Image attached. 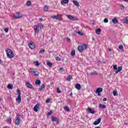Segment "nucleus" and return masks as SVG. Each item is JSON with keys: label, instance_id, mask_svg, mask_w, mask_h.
<instances>
[{"label": "nucleus", "instance_id": "c85d7f7f", "mask_svg": "<svg viewBox=\"0 0 128 128\" xmlns=\"http://www.w3.org/2000/svg\"><path fill=\"white\" fill-rule=\"evenodd\" d=\"M47 65L50 68H52V63L51 62H47Z\"/></svg>", "mask_w": 128, "mask_h": 128}, {"label": "nucleus", "instance_id": "8fccbe9b", "mask_svg": "<svg viewBox=\"0 0 128 128\" xmlns=\"http://www.w3.org/2000/svg\"><path fill=\"white\" fill-rule=\"evenodd\" d=\"M8 121L9 122H12V118H8Z\"/></svg>", "mask_w": 128, "mask_h": 128}, {"label": "nucleus", "instance_id": "ea45409f", "mask_svg": "<svg viewBox=\"0 0 128 128\" xmlns=\"http://www.w3.org/2000/svg\"><path fill=\"white\" fill-rule=\"evenodd\" d=\"M113 68L114 70H118V67L116 66V65H114L113 66Z\"/></svg>", "mask_w": 128, "mask_h": 128}, {"label": "nucleus", "instance_id": "4d7b16f0", "mask_svg": "<svg viewBox=\"0 0 128 128\" xmlns=\"http://www.w3.org/2000/svg\"><path fill=\"white\" fill-rule=\"evenodd\" d=\"M70 96H72V92H71L70 93Z\"/></svg>", "mask_w": 128, "mask_h": 128}, {"label": "nucleus", "instance_id": "f3484780", "mask_svg": "<svg viewBox=\"0 0 128 128\" xmlns=\"http://www.w3.org/2000/svg\"><path fill=\"white\" fill-rule=\"evenodd\" d=\"M72 2L74 6H80V3L76 0H72Z\"/></svg>", "mask_w": 128, "mask_h": 128}, {"label": "nucleus", "instance_id": "69168bd1", "mask_svg": "<svg viewBox=\"0 0 128 128\" xmlns=\"http://www.w3.org/2000/svg\"><path fill=\"white\" fill-rule=\"evenodd\" d=\"M32 128H36V127H32Z\"/></svg>", "mask_w": 128, "mask_h": 128}, {"label": "nucleus", "instance_id": "6e6552de", "mask_svg": "<svg viewBox=\"0 0 128 128\" xmlns=\"http://www.w3.org/2000/svg\"><path fill=\"white\" fill-rule=\"evenodd\" d=\"M52 18H55L56 20H62V17H58V16H52Z\"/></svg>", "mask_w": 128, "mask_h": 128}, {"label": "nucleus", "instance_id": "9d476101", "mask_svg": "<svg viewBox=\"0 0 128 128\" xmlns=\"http://www.w3.org/2000/svg\"><path fill=\"white\" fill-rule=\"evenodd\" d=\"M100 122H102V118H99L96 121L94 122V126H98V124L100 123Z\"/></svg>", "mask_w": 128, "mask_h": 128}, {"label": "nucleus", "instance_id": "7c9ffc66", "mask_svg": "<svg viewBox=\"0 0 128 128\" xmlns=\"http://www.w3.org/2000/svg\"><path fill=\"white\" fill-rule=\"evenodd\" d=\"M123 22H125V24H128V17H126L124 19H123Z\"/></svg>", "mask_w": 128, "mask_h": 128}, {"label": "nucleus", "instance_id": "b1692460", "mask_svg": "<svg viewBox=\"0 0 128 128\" xmlns=\"http://www.w3.org/2000/svg\"><path fill=\"white\" fill-rule=\"evenodd\" d=\"M42 82H40V80H38L36 81L35 84H36V86H40V84H41Z\"/></svg>", "mask_w": 128, "mask_h": 128}, {"label": "nucleus", "instance_id": "39448f33", "mask_svg": "<svg viewBox=\"0 0 128 128\" xmlns=\"http://www.w3.org/2000/svg\"><path fill=\"white\" fill-rule=\"evenodd\" d=\"M22 14H20L18 12H17L14 15V18H22Z\"/></svg>", "mask_w": 128, "mask_h": 128}, {"label": "nucleus", "instance_id": "2f4dec72", "mask_svg": "<svg viewBox=\"0 0 128 128\" xmlns=\"http://www.w3.org/2000/svg\"><path fill=\"white\" fill-rule=\"evenodd\" d=\"M34 64L35 66H39L40 64V62H38L36 61V62H34Z\"/></svg>", "mask_w": 128, "mask_h": 128}, {"label": "nucleus", "instance_id": "0e129e2a", "mask_svg": "<svg viewBox=\"0 0 128 128\" xmlns=\"http://www.w3.org/2000/svg\"><path fill=\"white\" fill-rule=\"evenodd\" d=\"M109 52H112V49H109Z\"/></svg>", "mask_w": 128, "mask_h": 128}, {"label": "nucleus", "instance_id": "4be33fe9", "mask_svg": "<svg viewBox=\"0 0 128 128\" xmlns=\"http://www.w3.org/2000/svg\"><path fill=\"white\" fill-rule=\"evenodd\" d=\"M30 72L33 76H38V74H36V72L34 70H30Z\"/></svg>", "mask_w": 128, "mask_h": 128}, {"label": "nucleus", "instance_id": "13d9d810", "mask_svg": "<svg viewBox=\"0 0 128 128\" xmlns=\"http://www.w3.org/2000/svg\"><path fill=\"white\" fill-rule=\"evenodd\" d=\"M20 32H22V28H20Z\"/></svg>", "mask_w": 128, "mask_h": 128}, {"label": "nucleus", "instance_id": "2eb2a0df", "mask_svg": "<svg viewBox=\"0 0 128 128\" xmlns=\"http://www.w3.org/2000/svg\"><path fill=\"white\" fill-rule=\"evenodd\" d=\"M51 120H52V122H59V120L58 118H54V116H52L51 118Z\"/></svg>", "mask_w": 128, "mask_h": 128}, {"label": "nucleus", "instance_id": "f704fd0d", "mask_svg": "<svg viewBox=\"0 0 128 128\" xmlns=\"http://www.w3.org/2000/svg\"><path fill=\"white\" fill-rule=\"evenodd\" d=\"M26 4H27L28 6H32V2H30V1H28L26 2Z\"/></svg>", "mask_w": 128, "mask_h": 128}, {"label": "nucleus", "instance_id": "20e7f679", "mask_svg": "<svg viewBox=\"0 0 128 128\" xmlns=\"http://www.w3.org/2000/svg\"><path fill=\"white\" fill-rule=\"evenodd\" d=\"M20 114H17L16 119L15 121V124L16 126H20V122H22V120H20Z\"/></svg>", "mask_w": 128, "mask_h": 128}, {"label": "nucleus", "instance_id": "f8f14e48", "mask_svg": "<svg viewBox=\"0 0 128 128\" xmlns=\"http://www.w3.org/2000/svg\"><path fill=\"white\" fill-rule=\"evenodd\" d=\"M87 110H88V114H94V112H94V110L92 109L91 108H88L87 109Z\"/></svg>", "mask_w": 128, "mask_h": 128}, {"label": "nucleus", "instance_id": "a878e982", "mask_svg": "<svg viewBox=\"0 0 128 128\" xmlns=\"http://www.w3.org/2000/svg\"><path fill=\"white\" fill-rule=\"evenodd\" d=\"M71 56H76V50H72L71 52Z\"/></svg>", "mask_w": 128, "mask_h": 128}, {"label": "nucleus", "instance_id": "052dcab7", "mask_svg": "<svg viewBox=\"0 0 128 128\" xmlns=\"http://www.w3.org/2000/svg\"><path fill=\"white\" fill-rule=\"evenodd\" d=\"M95 128H100V126H96V127H95Z\"/></svg>", "mask_w": 128, "mask_h": 128}, {"label": "nucleus", "instance_id": "c756f323", "mask_svg": "<svg viewBox=\"0 0 128 128\" xmlns=\"http://www.w3.org/2000/svg\"><path fill=\"white\" fill-rule=\"evenodd\" d=\"M44 12H48V6H45L44 8Z\"/></svg>", "mask_w": 128, "mask_h": 128}, {"label": "nucleus", "instance_id": "72a5a7b5", "mask_svg": "<svg viewBox=\"0 0 128 128\" xmlns=\"http://www.w3.org/2000/svg\"><path fill=\"white\" fill-rule=\"evenodd\" d=\"M113 95L114 96H118V92L114 90L113 91Z\"/></svg>", "mask_w": 128, "mask_h": 128}, {"label": "nucleus", "instance_id": "58836bf2", "mask_svg": "<svg viewBox=\"0 0 128 128\" xmlns=\"http://www.w3.org/2000/svg\"><path fill=\"white\" fill-rule=\"evenodd\" d=\"M77 33L79 36H84V33L82 32H78Z\"/></svg>", "mask_w": 128, "mask_h": 128}, {"label": "nucleus", "instance_id": "a19ab883", "mask_svg": "<svg viewBox=\"0 0 128 128\" xmlns=\"http://www.w3.org/2000/svg\"><path fill=\"white\" fill-rule=\"evenodd\" d=\"M104 22H105V24H106L107 22H108V18H106L104 19Z\"/></svg>", "mask_w": 128, "mask_h": 128}, {"label": "nucleus", "instance_id": "603ef678", "mask_svg": "<svg viewBox=\"0 0 128 128\" xmlns=\"http://www.w3.org/2000/svg\"><path fill=\"white\" fill-rule=\"evenodd\" d=\"M38 20L39 22H42V18H39Z\"/></svg>", "mask_w": 128, "mask_h": 128}, {"label": "nucleus", "instance_id": "393cba45", "mask_svg": "<svg viewBox=\"0 0 128 128\" xmlns=\"http://www.w3.org/2000/svg\"><path fill=\"white\" fill-rule=\"evenodd\" d=\"M46 88V85H44V84H42V86H41V87H40V88L39 89H38V92H40L41 90H43V88Z\"/></svg>", "mask_w": 128, "mask_h": 128}, {"label": "nucleus", "instance_id": "6e6d98bb", "mask_svg": "<svg viewBox=\"0 0 128 128\" xmlns=\"http://www.w3.org/2000/svg\"><path fill=\"white\" fill-rule=\"evenodd\" d=\"M60 70L64 71V68H60Z\"/></svg>", "mask_w": 128, "mask_h": 128}, {"label": "nucleus", "instance_id": "79ce46f5", "mask_svg": "<svg viewBox=\"0 0 128 128\" xmlns=\"http://www.w3.org/2000/svg\"><path fill=\"white\" fill-rule=\"evenodd\" d=\"M44 52H46L45 50H41L40 51V54H44Z\"/></svg>", "mask_w": 128, "mask_h": 128}, {"label": "nucleus", "instance_id": "7ed1b4c3", "mask_svg": "<svg viewBox=\"0 0 128 128\" xmlns=\"http://www.w3.org/2000/svg\"><path fill=\"white\" fill-rule=\"evenodd\" d=\"M86 48H88V45L86 44H84L83 45H79L78 47V50L80 52H83L84 50H86Z\"/></svg>", "mask_w": 128, "mask_h": 128}, {"label": "nucleus", "instance_id": "412c9836", "mask_svg": "<svg viewBox=\"0 0 128 128\" xmlns=\"http://www.w3.org/2000/svg\"><path fill=\"white\" fill-rule=\"evenodd\" d=\"M99 108H102V109L106 108V105H104V104H99Z\"/></svg>", "mask_w": 128, "mask_h": 128}, {"label": "nucleus", "instance_id": "4468645a", "mask_svg": "<svg viewBox=\"0 0 128 128\" xmlns=\"http://www.w3.org/2000/svg\"><path fill=\"white\" fill-rule=\"evenodd\" d=\"M102 88H97L96 90V94H100L102 92Z\"/></svg>", "mask_w": 128, "mask_h": 128}, {"label": "nucleus", "instance_id": "338daca9", "mask_svg": "<svg viewBox=\"0 0 128 128\" xmlns=\"http://www.w3.org/2000/svg\"><path fill=\"white\" fill-rule=\"evenodd\" d=\"M92 40H94V38H92Z\"/></svg>", "mask_w": 128, "mask_h": 128}, {"label": "nucleus", "instance_id": "ddd939ff", "mask_svg": "<svg viewBox=\"0 0 128 128\" xmlns=\"http://www.w3.org/2000/svg\"><path fill=\"white\" fill-rule=\"evenodd\" d=\"M40 106V104H37L34 108V112H38V107Z\"/></svg>", "mask_w": 128, "mask_h": 128}, {"label": "nucleus", "instance_id": "423d86ee", "mask_svg": "<svg viewBox=\"0 0 128 128\" xmlns=\"http://www.w3.org/2000/svg\"><path fill=\"white\" fill-rule=\"evenodd\" d=\"M26 86H27L28 88H30V90H34V86H32V84L30 83V82H26Z\"/></svg>", "mask_w": 128, "mask_h": 128}, {"label": "nucleus", "instance_id": "4c0bfd02", "mask_svg": "<svg viewBox=\"0 0 128 128\" xmlns=\"http://www.w3.org/2000/svg\"><path fill=\"white\" fill-rule=\"evenodd\" d=\"M52 110H50V111H49V112H48V113L47 114V116H50L52 115Z\"/></svg>", "mask_w": 128, "mask_h": 128}, {"label": "nucleus", "instance_id": "aec40b11", "mask_svg": "<svg viewBox=\"0 0 128 128\" xmlns=\"http://www.w3.org/2000/svg\"><path fill=\"white\" fill-rule=\"evenodd\" d=\"M102 32V30L100 28L96 29V32L97 34H100V32Z\"/></svg>", "mask_w": 128, "mask_h": 128}, {"label": "nucleus", "instance_id": "1a4fd4ad", "mask_svg": "<svg viewBox=\"0 0 128 128\" xmlns=\"http://www.w3.org/2000/svg\"><path fill=\"white\" fill-rule=\"evenodd\" d=\"M16 102L18 104H20L22 102V96L20 95H18V97L16 98Z\"/></svg>", "mask_w": 128, "mask_h": 128}, {"label": "nucleus", "instance_id": "e433bc0d", "mask_svg": "<svg viewBox=\"0 0 128 128\" xmlns=\"http://www.w3.org/2000/svg\"><path fill=\"white\" fill-rule=\"evenodd\" d=\"M122 70V66H120L118 67V72H120Z\"/></svg>", "mask_w": 128, "mask_h": 128}, {"label": "nucleus", "instance_id": "37998d69", "mask_svg": "<svg viewBox=\"0 0 128 128\" xmlns=\"http://www.w3.org/2000/svg\"><path fill=\"white\" fill-rule=\"evenodd\" d=\"M17 92L18 93V96H20V94H22L20 93V90L19 89H18Z\"/></svg>", "mask_w": 128, "mask_h": 128}, {"label": "nucleus", "instance_id": "bb28decb", "mask_svg": "<svg viewBox=\"0 0 128 128\" xmlns=\"http://www.w3.org/2000/svg\"><path fill=\"white\" fill-rule=\"evenodd\" d=\"M66 80H68V82L70 81L71 80H72V76L69 75L66 78Z\"/></svg>", "mask_w": 128, "mask_h": 128}, {"label": "nucleus", "instance_id": "473e14b6", "mask_svg": "<svg viewBox=\"0 0 128 128\" xmlns=\"http://www.w3.org/2000/svg\"><path fill=\"white\" fill-rule=\"evenodd\" d=\"M64 109L66 112H70V108L68 106H66Z\"/></svg>", "mask_w": 128, "mask_h": 128}, {"label": "nucleus", "instance_id": "5701e85b", "mask_svg": "<svg viewBox=\"0 0 128 128\" xmlns=\"http://www.w3.org/2000/svg\"><path fill=\"white\" fill-rule=\"evenodd\" d=\"M112 22H113V24H117L118 21V19H116V18H114L112 20Z\"/></svg>", "mask_w": 128, "mask_h": 128}, {"label": "nucleus", "instance_id": "09e8293b", "mask_svg": "<svg viewBox=\"0 0 128 128\" xmlns=\"http://www.w3.org/2000/svg\"><path fill=\"white\" fill-rule=\"evenodd\" d=\"M50 102V99L48 98V100H46V102L48 103Z\"/></svg>", "mask_w": 128, "mask_h": 128}, {"label": "nucleus", "instance_id": "0eeeda50", "mask_svg": "<svg viewBox=\"0 0 128 128\" xmlns=\"http://www.w3.org/2000/svg\"><path fill=\"white\" fill-rule=\"evenodd\" d=\"M67 18L70 20H78V18L72 16V15H67Z\"/></svg>", "mask_w": 128, "mask_h": 128}, {"label": "nucleus", "instance_id": "680f3d73", "mask_svg": "<svg viewBox=\"0 0 128 128\" xmlns=\"http://www.w3.org/2000/svg\"><path fill=\"white\" fill-rule=\"evenodd\" d=\"M124 2H128V0H123Z\"/></svg>", "mask_w": 128, "mask_h": 128}, {"label": "nucleus", "instance_id": "f03ea898", "mask_svg": "<svg viewBox=\"0 0 128 128\" xmlns=\"http://www.w3.org/2000/svg\"><path fill=\"white\" fill-rule=\"evenodd\" d=\"M7 56L9 58H12L14 56V52L10 49H7L6 50Z\"/></svg>", "mask_w": 128, "mask_h": 128}, {"label": "nucleus", "instance_id": "9b49d317", "mask_svg": "<svg viewBox=\"0 0 128 128\" xmlns=\"http://www.w3.org/2000/svg\"><path fill=\"white\" fill-rule=\"evenodd\" d=\"M28 46L30 48H31V50H33V48H36V45H34V43L32 42L28 44Z\"/></svg>", "mask_w": 128, "mask_h": 128}, {"label": "nucleus", "instance_id": "864d4df0", "mask_svg": "<svg viewBox=\"0 0 128 128\" xmlns=\"http://www.w3.org/2000/svg\"><path fill=\"white\" fill-rule=\"evenodd\" d=\"M66 40H67V42H70V38H67V39H66Z\"/></svg>", "mask_w": 128, "mask_h": 128}, {"label": "nucleus", "instance_id": "c03bdc74", "mask_svg": "<svg viewBox=\"0 0 128 128\" xmlns=\"http://www.w3.org/2000/svg\"><path fill=\"white\" fill-rule=\"evenodd\" d=\"M119 48L120 50H124V46L122 45L119 46Z\"/></svg>", "mask_w": 128, "mask_h": 128}, {"label": "nucleus", "instance_id": "a18cd8bd", "mask_svg": "<svg viewBox=\"0 0 128 128\" xmlns=\"http://www.w3.org/2000/svg\"><path fill=\"white\" fill-rule=\"evenodd\" d=\"M57 92H58V94H60V92H61L60 90V88H57Z\"/></svg>", "mask_w": 128, "mask_h": 128}, {"label": "nucleus", "instance_id": "5fc2aeb1", "mask_svg": "<svg viewBox=\"0 0 128 128\" xmlns=\"http://www.w3.org/2000/svg\"><path fill=\"white\" fill-rule=\"evenodd\" d=\"M118 72H120V71H118V70H117L116 72V74H118Z\"/></svg>", "mask_w": 128, "mask_h": 128}, {"label": "nucleus", "instance_id": "e2e57ef3", "mask_svg": "<svg viewBox=\"0 0 128 128\" xmlns=\"http://www.w3.org/2000/svg\"><path fill=\"white\" fill-rule=\"evenodd\" d=\"M2 64V60L0 59V64Z\"/></svg>", "mask_w": 128, "mask_h": 128}, {"label": "nucleus", "instance_id": "f257e3e1", "mask_svg": "<svg viewBox=\"0 0 128 128\" xmlns=\"http://www.w3.org/2000/svg\"><path fill=\"white\" fill-rule=\"evenodd\" d=\"M34 32L35 34H38L40 30H42V28H44V25L42 24H39L38 25H35L34 26Z\"/></svg>", "mask_w": 128, "mask_h": 128}, {"label": "nucleus", "instance_id": "6ab92c4d", "mask_svg": "<svg viewBox=\"0 0 128 128\" xmlns=\"http://www.w3.org/2000/svg\"><path fill=\"white\" fill-rule=\"evenodd\" d=\"M76 88L78 90H80L82 88V86H80V84H76L75 86Z\"/></svg>", "mask_w": 128, "mask_h": 128}, {"label": "nucleus", "instance_id": "49530a36", "mask_svg": "<svg viewBox=\"0 0 128 128\" xmlns=\"http://www.w3.org/2000/svg\"><path fill=\"white\" fill-rule=\"evenodd\" d=\"M56 60H59L60 61L61 59L58 56L56 57Z\"/></svg>", "mask_w": 128, "mask_h": 128}, {"label": "nucleus", "instance_id": "a211bd4d", "mask_svg": "<svg viewBox=\"0 0 128 128\" xmlns=\"http://www.w3.org/2000/svg\"><path fill=\"white\" fill-rule=\"evenodd\" d=\"M68 2H70V0H62L61 2V4L64 5V4H68Z\"/></svg>", "mask_w": 128, "mask_h": 128}, {"label": "nucleus", "instance_id": "de8ad7c7", "mask_svg": "<svg viewBox=\"0 0 128 128\" xmlns=\"http://www.w3.org/2000/svg\"><path fill=\"white\" fill-rule=\"evenodd\" d=\"M4 30L5 32H8V28H5Z\"/></svg>", "mask_w": 128, "mask_h": 128}, {"label": "nucleus", "instance_id": "bf43d9fd", "mask_svg": "<svg viewBox=\"0 0 128 128\" xmlns=\"http://www.w3.org/2000/svg\"><path fill=\"white\" fill-rule=\"evenodd\" d=\"M97 94H98V96H100V93H97Z\"/></svg>", "mask_w": 128, "mask_h": 128}, {"label": "nucleus", "instance_id": "c9c22d12", "mask_svg": "<svg viewBox=\"0 0 128 128\" xmlns=\"http://www.w3.org/2000/svg\"><path fill=\"white\" fill-rule=\"evenodd\" d=\"M120 7L122 10H124V6L122 4L120 5Z\"/></svg>", "mask_w": 128, "mask_h": 128}, {"label": "nucleus", "instance_id": "dca6fc26", "mask_svg": "<svg viewBox=\"0 0 128 128\" xmlns=\"http://www.w3.org/2000/svg\"><path fill=\"white\" fill-rule=\"evenodd\" d=\"M90 76H98V74L96 71H93L92 72H90Z\"/></svg>", "mask_w": 128, "mask_h": 128}, {"label": "nucleus", "instance_id": "cd10ccee", "mask_svg": "<svg viewBox=\"0 0 128 128\" xmlns=\"http://www.w3.org/2000/svg\"><path fill=\"white\" fill-rule=\"evenodd\" d=\"M8 90H12V88H14V86L10 84H9L8 86Z\"/></svg>", "mask_w": 128, "mask_h": 128}, {"label": "nucleus", "instance_id": "3c124183", "mask_svg": "<svg viewBox=\"0 0 128 128\" xmlns=\"http://www.w3.org/2000/svg\"><path fill=\"white\" fill-rule=\"evenodd\" d=\"M107 100H108V99L106 98H104L102 99L103 102H106Z\"/></svg>", "mask_w": 128, "mask_h": 128}]
</instances>
